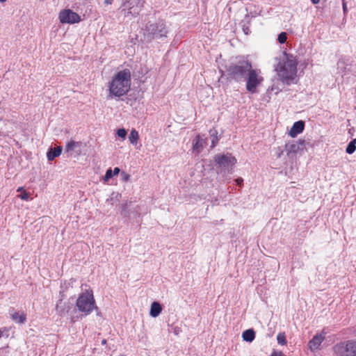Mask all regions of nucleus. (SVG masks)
<instances>
[{"label":"nucleus","instance_id":"nucleus-1","mask_svg":"<svg viewBox=\"0 0 356 356\" xmlns=\"http://www.w3.org/2000/svg\"><path fill=\"white\" fill-rule=\"evenodd\" d=\"M131 83V72L124 69L117 72L108 83V99L120 98L129 91Z\"/></svg>","mask_w":356,"mask_h":356},{"label":"nucleus","instance_id":"nucleus-2","mask_svg":"<svg viewBox=\"0 0 356 356\" xmlns=\"http://www.w3.org/2000/svg\"><path fill=\"white\" fill-rule=\"evenodd\" d=\"M298 62L294 56L284 53L275 67L280 79L287 85L293 83L297 75Z\"/></svg>","mask_w":356,"mask_h":356},{"label":"nucleus","instance_id":"nucleus-3","mask_svg":"<svg viewBox=\"0 0 356 356\" xmlns=\"http://www.w3.org/2000/svg\"><path fill=\"white\" fill-rule=\"evenodd\" d=\"M252 67V64L248 60H240L237 63H232L227 68L228 79L236 82H243Z\"/></svg>","mask_w":356,"mask_h":356},{"label":"nucleus","instance_id":"nucleus-4","mask_svg":"<svg viewBox=\"0 0 356 356\" xmlns=\"http://www.w3.org/2000/svg\"><path fill=\"white\" fill-rule=\"evenodd\" d=\"M76 305L84 316L90 314L95 308H97L92 291H86L81 293L76 300Z\"/></svg>","mask_w":356,"mask_h":356},{"label":"nucleus","instance_id":"nucleus-5","mask_svg":"<svg viewBox=\"0 0 356 356\" xmlns=\"http://www.w3.org/2000/svg\"><path fill=\"white\" fill-rule=\"evenodd\" d=\"M168 33V27L163 20L158 22H149L145 28V34L152 38H166Z\"/></svg>","mask_w":356,"mask_h":356},{"label":"nucleus","instance_id":"nucleus-6","mask_svg":"<svg viewBox=\"0 0 356 356\" xmlns=\"http://www.w3.org/2000/svg\"><path fill=\"white\" fill-rule=\"evenodd\" d=\"M263 81L264 78L261 75L260 70L252 67L245 79L246 90L250 93H256L257 87L261 84Z\"/></svg>","mask_w":356,"mask_h":356},{"label":"nucleus","instance_id":"nucleus-7","mask_svg":"<svg viewBox=\"0 0 356 356\" xmlns=\"http://www.w3.org/2000/svg\"><path fill=\"white\" fill-rule=\"evenodd\" d=\"M333 351L335 356H356V341L337 343L333 347Z\"/></svg>","mask_w":356,"mask_h":356},{"label":"nucleus","instance_id":"nucleus-8","mask_svg":"<svg viewBox=\"0 0 356 356\" xmlns=\"http://www.w3.org/2000/svg\"><path fill=\"white\" fill-rule=\"evenodd\" d=\"M144 0H123L122 10L125 12V16H137L143 6Z\"/></svg>","mask_w":356,"mask_h":356},{"label":"nucleus","instance_id":"nucleus-9","mask_svg":"<svg viewBox=\"0 0 356 356\" xmlns=\"http://www.w3.org/2000/svg\"><path fill=\"white\" fill-rule=\"evenodd\" d=\"M58 19L61 24H75L81 21V17L70 9H64L60 11Z\"/></svg>","mask_w":356,"mask_h":356},{"label":"nucleus","instance_id":"nucleus-10","mask_svg":"<svg viewBox=\"0 0 356 356\" xmlns=\"http://www.w3.org/2000/svg\"><path fill=\"white\" fill-rule=\"evenodd\" d=\"M86 147V144L85 143L71 140L66 145L65 152L70 156L76 157L83 154Z\"/></svg>","mask_w":356,"mask_h":356},{"label":"nucleus","instance_id":"nucleus-11","mask_svg":"<svg viewBox=\"0 0 356 356\" xmlns=\"http://www.w3.org/2000/svg\"><path fill=\"white\" fill-rule=\"evenodd\" d=\"M215 161L219 168L227 169L232 168L236 160L230 154H218L215 156Z\"/></svg>","mask_w":356,"mask_h":356},{"label":"nucleus","instance_id":"nucleus-12","mask_svg":"<svg viewBox=\"0 0 356 356\" xmlns=\"http://www.w3.org/2000/svg\"><path fill=\"white\" fill-rule=\"evenodd\" d=\"M325 338V333L323 331L320 334H316L308 343L309 349L312 352H315L319 349V347Z\"/></svg>","mask_w":356,"mask_h":356},{"label":"nucleus","instance_id":"nucleus-13","mask_svg":"<svg viewBox=\"0 0 356 356\" xmlns=\"http://www.w3.org/2000/svg\"><path fill=\"white\" fill-rule=\"evenodd\" d=\"M71 307L72 304L70 302H63L62 299L59 300L56 305V310L60 316L68 313Z\"/></svg>","mask_w":356,"mask_h":356},{"label":"nucleus","instance_id":"nucleus-14","mask_svg":"<svg viewBox=\"0 0 356 356\" xmlns=\"http://www.w3.org/2000/svg\"><path fill=\"white\" fill-rule=\"evenodd\" d=\"M305 124L302 121L296 122L289 131L291 137H296L298 134L302 133L304 130Z\"/></svg>","mask_w":356,"mask_h":356},{"label":"nucleus","instance_id":"nucleus-15","mask_svg":"<svg viewBox=\"0 0 356 356\" xmlns=\"http://www.w3.org/2000/svg\"><path fill=\"white\" fill-rule=\"evenodd\" d=\"M162 307L158 302H153L151 305L149 315L152 317H157L161 312Z\"/></svg>","mask_w":356,"mask_h":356},{"label":"nucleus","instance_id":"nucleus-16","mask_svg":"<svg viewBox=\"0 0 356 356\" xmlns=\"http://www.w3.org/2000/svg\"><path fill=\"white\" fill-rule=\"evenodd\" d=\"M62 152V147H57L55 148H51L47 153V157L49 161H53L56 157L60 155Z\"/></svg>","mask_w":356,"mask_h":356},{"label":"nucleus","instance_id":"nucleus-17","mask_svg":"<svg viewBox=\"0 0 356 356\" xmlns=\"http://www.w3.org/2000/svg\"><path fill=\"white\" fill-rule=\"evenodd\" d=\"M242 338L245 341L252 342L255 338V332L252 329L246 330L243 332Z\"/></svg>","mask_w":356,"mask_h":356},{"label":"nucleus","instance_id":"nucleus-18","mask_svg":"<svg viewBox=\"0 0 356 356\" xmlns=\"http://www.w3.org/2000/svg\"><path fill=\"white\" fill-rule=\"evenodd\" d=\"M209 134L211 138V147L213 148L219 140L218 137V131L216 129H211L209 131Z\"/></svg>","mask_w":356,"mask_h":356},{"label":"nucleus","instance_id":"nucleus-19","mask_svg":"<svg viewBox=\"0 0 356 356\" xmlns=\"http://www.w3.org/2000/svg\"><path fill=\"white\" fill-rule=\"evenodd\" d=\"M138 138H139L138 132L136 129H133L131 131L129 136V139L130 143L132 145H136L137 144Z\"/></svg>","mask_w":356,"mask_h":356},{"label":"nucleus","instance_id":"nucleus-20","mask_svg":"<svg viewBox=\"0 0 356 356\" xmlns=\"http://www.w3.org/2000/svg\"><path fill=\"white\" fill-rule=\"evenodd\" d=\"M12 318L17 323H24L26 321V315L24 314H20L17 312H15L13 314H12Z\"/></svg>","mask_w":356,"mask_h":356},{"label":"nucleus","instance_id":"nucleus-21","mask_svg":"<svg viewBox=\"0 0 356 356\" xmlns=\"http://www.w3.org/2000/svg\"><path fill=\"white\" fill-rule=\"evenodd\" d=\"M298 145L294 143H287L285 146L286 151L289 153L296 152L298 149Z\"/></svg>","mask_w":356,"mask_h":356},{"label":"nucleus","instance_id":"nucleus-22","mask_svg":"<svg viewBox=\"0 0 356 356\" xmlns=\"http://www.w3.org/2000/svg\"><path fill=\"white\" fill-rule=\"evenodd\" d=\"M203 147V142L202 140L200 139V136H197V139L195 143L193 145V149L199 152L200 151V149H202Z\"/></svg>","mask_w":356,"mask_h":356},{"label":"nucleus","instance_id":"nucleus-23","mask_svg":"<svg viewBox=\"0 0 356 356\" xmlns=\"http://www.w3.org/2000/svg\"><path fill=\"white\" fill-rule=\"evenodd\" d=\"M277 343L280 345L286 344V339L284 333H279L277 336Z\"/></svg>","mask_w":356,"mask_h":356},{"label":"nucleus","instance_id":"nucleus-24","mask_svg":"<svg viewBox=\"0 0 356 356\" xmlns=\"http://www.w3.org/2000/svg\"><path fill=\"white\" fill-rule=\"evenodd\" d=\"M287 39V35L285 32H282L278 35V41L280 44H284L286 42Z\"/></svg>","mask_w":356,"mask_h":356},{"label":"nucleus","instance_id":"nucleus-25","mask_svg":"<svg viewBox=\"0 0 356 356\" xmlns=\"http://www.w3.org/2000/svg\"><path fill=\"white\" fill-rule=\"evenodd\" d=\"M113 175V170L111 168L108 169L104 177V181H108Z\"/></svg>","mask_w":356,"mask_h":356},{"label":"nucleus","instance_id":"nucleus-26","mask_svg":"<svg viewBox=\"0 0 356 356\" xmlns=\"http://www.w3.org/2000/svg\"><path fill=\"white\" fill-rule=\"evenodd\" d=\"M127 132L126 129H124L123 128L122 129H119L117 131V135L119 137L122 138L123 140L125 139V138L127 136Z\"/></svg>","mask_w":356,"mask_h":356},{"label":"nucleus","instance_id":"nucleus-27","mask_svg":"<svg viewBox=\"0 0 356 356\" xmlns=\"http://www.w3.org/2000/svg\"><path fill=\"white\" fill-rule=\"evenodd\" d=\"M356 149V146H355L353 144H352L351 143H349L348 145H347V147H346V152L348 153V154H353Z\"/></svg>","mask_w":356,"mask_h":356},{"label":"nucleus","instance_id":"nucleus-28","mask_svg":"<svg viewBox=\"0 0 356 356\" xmlns=\"http://www.w3.org/2000/svg\"><path fill=\"white\" fill-rule=\"evenodd\" d=\"M19 197L23 200H28L29 198V193L24 191L20 195Z\"/></svg>","mask_w":356,"mask_h":356},{"label":"nucleus","instance_id":"nucleus-29","mask_svg":"<svg viewBox=\"0 0 356 356\" xmlns=\"http://www.w3.org/2000/svg\"><path fill=\"white\" fill-rule=\"evenodd\" d=\"M270 356H284L281 351L273 350Z\"/></svg>","mask_w":356,"mask_h":356},{"label":"nucleus","instance_id":"nucleus-30","mask_svg":"<svg viewBox=\"0 0 356 356\" xmlns=\"http://www.w3.org/2000/svg\"><path fill=\"white\" fill-rule=\"evenodd\" d=\"M236 182L238 185L241 186L243 184V179L242 178L239 177L236 179Z\"/></svg>","mask_w":356,"mask_h":356},{"label":"nucleus","instance_id":"nucleus-31","mask_svg":"<svg viewBox=\"0 0 356 356\" xmlns=\"http://www.w3.org/2000/svg\"><path fill=\"white\" fill-rule=\"evenodd\" d=\"M122 179L124 180V181H127L129 178V175H128L127 174L123 172L122 173Z\"/></svg>","mask_w":356,"mask_h":356},{"label":"nucleus","instance_id":"nucleus-32","mask_svg":"<svg viewBox=\"0 0 356 356\" xmlns=\"http://www.w3.org/2000/svg\"><path fill=\"white\" fill-rule=\"evenodd\" d=\"M120 171V168L116 167V168H114V170L113 171V173L114 175H117L119 174Z\"/></svg>","mask_w":356,"mask_h":356},{"label":"nucleus","instance_id":"nucleus-33","mask_svg":"<svg viewBox=\"0 0 356 356\" xmlns=\"http://www.w3.org/2000/svg\"><path fill=\"white\" fill-rule=\"evenodd\" d=\"M337 65H338V69H340V68L343 67L344 63L343 61H339Z\"/></svg>","mask_w":356,"mask_h":356},{"label":"nucleus","instance_id":"nucleus-34","mask_svg":"<svg viewBox=\"0 0 356 356\" xmlns=\"http://www.w3.org/2000/svg\"><path fill=\"white\" fill-rule=\"evenodd\" d=\"M113 2V0H104V3L106 5H110Z\"/></svg>","mask_w":356,"mask_h":356},{"label":"nucleus","instance_id":"nucleus-35","mask_svg":"<svg viewBox=\"0 0 356 356\" xmlns=\"http://www.w3.org/2000/svg\"><path fill=\"white\" fill-rule=\"evenodd\" d=\"M311 1L314 4H316V3H318L320 1V0H311Z\"/></svg>","mask_w":356,"mask_h":356},{"label":"nucleus","instance_id":"nucleus-36","mask_svg":"<svg viewBox=\"0 0 356 356\" xmlns=\"http://www.w3.org/2000/svg\"><path fill=\"white\" fill-rule=\"evenodd\" d=\"M350 143L356 146V138L353 139Z\"/></svg>","mask_w":356,"mask_h":356},{"label":"nucleus","instance_id":"nucleus-37","mask_svg":"<svg viewBox=\"0 0 356 356\" xmlns=\"http://www.w3.org/2000/svg\"><path fill=\"white\" fill-rule=\"evenodd\" d=\"M22 190H23V188L22 187H19V188H18L17 191H22Z\"/></svg>","mask_w":356,"mask_h":356},{"label":"nucleus","instance_id":"nucleus-38","mask_svg":"<svg viewBox=\"0 0 356 356\" xmlns=\"http://www.w3.org/2000/svg\"><path fill=\"white\" fill-rule=\"evenodd\" d=\"M106 343V339L102 340V344H105Z\"/></svg>","mask_w":356,"mask_h":356},{"label":"nucleus","instance_id":"nucleus-39","mask_svg":"<svg viewBox=\"0 0 356 356\" xmlns=\"http://www.w3.org/2000/svg\"><path fill=\"white\" fill-rule=\"evenodd\" d=\"M343 10H344L346 9V6H345V4H344V3L343 4Z\"/></svg>","mask_w":356,"mask_h":356},{"label":"nucleus","instance_id":"nucleus-40","mask_svg":"<svg viewBox=\"0 0 356 356\" xmlns=\"http://www.w3.org/2000/svg\"><path fill=\"white\" fill-rule=\"evenodd\" d=\"M6 0H0V2H1V3H4V2H6Z\"/></svg>","mask_w":356,"mask_h":356},{"label":"nucleus","instance_id":"nucleus-41","mask_svg":"<svg viewBox=\"0 0 356 356\" xmlns=\"http://www.w3.org/2000/svg\"><path fill=\"white\" fill-rule=\"evenodd\" d=\"M282 154V152H281L280 153H279L277 156H278V157H280Z\"/></svg>","mask_w":356,"mask_h":356},{"label":"nucleus","instance_id":"nucleus-42","mask_svg":"<svg viewBox=\"0 0 356 356\" xmlns=\"http://www.w3.org/2000/svg\"><path fill=\"white\" fill-rule=\"evenodd\" d=\"M120 356H125V355H120Z\"/></svg>","mask_w":356,"mask_h":356}]
</instances>
